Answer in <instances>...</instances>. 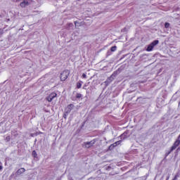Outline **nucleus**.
Returning <instances> with one entry per match:
<instances>
[{
  "label": "nucleus",
  "mask_w": 180,
  "mask_h": 180,
  "mask_svg": "<svg viewBox=\"0 0 180 180\" xmlns=\"http://www.w3.org/2000/svg\"><path fill=\"white\" fill-rule=\"evenodd\" d=\"M158 43H160V41L158 40L153 41L150 44L148 45L146 51H153V49H154V47H155V46H157V44H158Z\"/></svg>",
  "instance_id": "f257e3e1"
},
{
  "label": "nucleus",
  "mask_w": 180,
  "mask_h": 180,
  "mask_svg": "<svg viewBox=\"0 0 180 180\" xmlns=\"http://www.w3.org/2000/svg\"><path fill=\"white\" fill-rule=\"evenodd\" d=\"M70 75V70H65L60 74V80L65 81L68 76Z\"/></svg>",
  "instance_id": "f03ea898"
},
{
  "label": "nucleus",
  "mask_w": 180,
  "mask_h": 180,
  "mask_svg": "<svg viewBox=\"0 0 180 180\" xmlns=\"http://www.w3.org/2000/svg\"><path fill=\"white\" fill-rule=\"evenodd\" d=\"M179 137H180V136H179L178 139L176 140V141L174 143L173 146L171 147V151H174V150H176V147H178V146H179V144H180Z\"/></svg>",
  "instance_id": "7ed1b4c3"
},
{
  "label": "nucleus",
  "mask_w": 180,
  "mask_h": 180,
  "mask_svg": "<svg viewBox=\"0 0 180 180\" xmlns=\"http://www.w3.org/2000/svg\"><path fill=\"white\" fill-rule=\"evenodd\" d=\"M56 96H57V94L53 92L51 94H49L48 97H46V101H48V102H51V101H53L54 98H56Z\"/></svg>",
  "instance_id": "20e7f679"
},
{
  "label": "nucleus",
  "mask_w": 180,
  "mask_h": 180,
  "mask_svg": "<svg viewBox=\"0 0 180 180\" xmlns=\"http://www.w3.org/2000/svg\"><path fill=\"white\" fill-rule=\"evenodd\" d=\"M95 144V140L91 141L89 142H84V146L85 148H90V147H92Z\"/></svg>",
  "instance_id": "39448f33"
},
{
  "label": "nucleus",
  "mask_w": 180,
  "mask_h": 180,
  "mask_svg": "<svg viewBox=\"0 0 180 180\" xmlns=\"http://www.w3.org/2000/svg\"><path fill=\"white\" fill-rule=\"evenodd\" d=\"M20 6H21V8H26V6H29V1L24 0L20 4Z\"/></svg>",
  "instance_id": "423d86ee"
},
{
  "label": "nucleus",
  "mask_w": 180,
  "mask_h": 180,
  "mask_svg": "<svg viewBox=\"0 0 180 180\" xmlns=\"http://www.w3.org/2000/svg\"><path fill=\"white\" fill-rule=\"evenodd\" d=\"M25 171L26 169L22 167L17 171L16 174L17 175H22V174H23Z\"/></svg>",
  "instance_id": "0eeeda50"
},
{
  "label": "nucleus",
  "mask_w": 180,
  "mask_h": 180,
  "mask_svg": "<svg viewBox=\"0 0 180 180\" xmlns=\"http://www.w3.org/2000/svg\"><path fill=\"white\" fill-rule=\"evenodd\" d=\"M122 143V140H120V141H116L115 143H114L113 144H112L110 146V148L111 147H117V146H119V144H120Z\"/></svg>",
  "instance_id": "6e6552de"
},
{
  "label": "nucleus",
  "mask_w": 180,
  "mask_h": 180,
  "mask_svg": "<svg viewBox=\"0 0 180 180\" xmlns=\"http://www.w3.org/2000/svg\"><path fill=\"white\" fill-rule=\"evenodd\" d=\"M72 108H74V105L70 104V105L68 106V110H67L66 112H67V113H70V112H71V110H72Z\"/></svg>",
  "instance_id": "1a4fd4ad"
},
{
  "label": "nucleus",
  "mask_w": 180,
  "mask_h": 180,
  "mask_svg": "<svg viewBox=\"0 0 180 180\" xmlns=\"http://www.w3.org/2000/svg\"><path fill=\"white\" fill-rule=\"evenodd\" d=\"M82 86V82H79L77 83V88H78V89H79V88H81Z\"/></svg>",
  "instance_id": "9d476101"
},
{
  "label": "nucleus",
  "mask_w": 180,
  "mask_h": 180,
  "mask_svg": "<svg viewBox=\"0 0 180 180\" xmlns=\"http://www.w3.org/2000/svg\"><path fill=\"white\" fill-rule=\"evenodd\" d=\"M113 75H112L111 77H110L108 79V82H112V81H113Z\"/></svg>",
  "instance_id": "9b49d317"
},
{
  "label": "nucleus",
  "mask_w": 180,
  "mask_h": 180,
  "mask_svg": "<svg viewBox=\"0 0 180 180\" xmlns=\"http://www.w3.org/2000/svg\"><path fill=\"white\" fill-rule=\"evenodd\" d=\"M32 155L34 158H36V157H37V153H36V150L32 151Z\"/></svg>",
  "instance_id": "f8f14e48"
},
{
  "label": "nucleus",
  "mask_w": 180,
  "mask_h": 180,
  "mask_svg": "<svg viewBox=\"0 0 180 180\" xmlns=\"http://www.w3.org/2000/svg\"><path fill=\"white\" fill-rule=\"evenodd\" d=\"M117 49V47H116V46H112L110 50H111V51H116Z\"/></svg>",
  "instance_id": "ddd939ff"
},
{
  "label": "nucleus",
  "mask_w": 180,
  "mask_h": 180,
  "mask_svg": "<svg viewBox=\"0 0 180 180\" xmlns=\"http://www.w3.org/2000/svg\"><path fill=\"white\" fill-rule=\"evenodd\" d=\"M82 94H77L76 98H82Z\"/></svg>",
  "instance_id": "4468645a"
},
{
  "label": "nucleus",
  "mask_w": 180,
  "mask_h": 180,
  "mask_svg": "<svg viewBox=\"0 0 180 180\" xmlns=\"http://www.w3.org/2000/svg\"><path fill=\"white\" fill-rule=\"evenodd\" d=\"M165 27L166 29H168V27H169V22H166L165 24Z\"/></svg>",
  "instance_id": "2eb2a0df"
},
{
  "label": "nucleus",
  "mask_w": 180,
  "mask_h": 180,
  "mask_svg": "<svg viewBox=\"0 0 180 180\" xmlns=\"http://www.w3.org/2000/svg\"><path fill=\"white\" fill-rule=\"evenodd\" d=\"M6 140L7 141H11V136H6Z\"/></svg>",
  "instance_id": "dca6fc26"
},
{
  "label": "nucleus",
  "mask_w": 180,
  "mask_h": 180,
  "mask_svg": "<svg viewBox=\"0 0 180 180\" xmlns=\"http://www.w3.org/2000/svg\"><path fill=\"white\" fill-rule=\"evenodd\" d=\"M179 176H178V174H176L175 175V176L174 177V179H172V180H176V179H178V177H179Z\"/></svg>",
  "instance_id": "f3484780"
},
{
  "label": "nucleus",
  "mask_w": 180,
  "mask_h": 180,
  "mask_svg": "<svg viewBox=\"0 0 180 180\" xmlns=\"http://www.w3.org/2000/svg\"><path fill=\"white\" fill-rule=\"evenodd\" d=\"M68 26H69V27H74V24H72V23H70L69 25H68Z\"/></svg>",
  "instance_id": "a211bd4d"
},
{
  "label": "nucleus",
  "mask_w": 180,
  "mask_h": 180,
  "mask_svg": "<svg viewBox=\"0 0 180 180\" xmlns=\"http://www.w3.org/2000/svg\"><path fill=\"white\" fill-rule=\"evenodd\" d=\"M4 34V31L2 30H0V37Z\"/></svg>",
  "instance_id": "6ab92c4d"
},
{
  "label": "nucleus",
  "mask_w": 180,
  "mask_h": 180,
  "mask_svg": "<svg viewBox=\"0 0 180 180\" xmlns=\"http://www.w3.org/2000/svg\"><path fill=\"white\" fill-rule=\"evenodd\" d=\"M82 78L86 79V74L83 73V74H82Z\"/></svg>",
  "instance_id": "aec40b11"
},
{
  "label": "nucleus",
  "mask_w": 180,
  "mask_h": 180,
  "mask_svg": "<svg viewBox=\"0 0 180 180\" xmlns=\"http://www.w3.org/2000/svg\"><path fill=\"white\" fill-rule=\"evenodd\" d=\"M170 153H172V150H171V149H170V151H169L167 153H166V157H168V155H169Z\"/></svg>",
  "instance_id": "412c9836"
},
{
  "label": "nucleus",
  "mask_w": 180,
  "mask_h": 180,
  "mask_svg": "<svg viewBox=\"0 0 180 180\" xmlns=\"http://www.w3.org/2000/svg\"><path fill=\"white\" fill-rule=\"evenodd\" d=\"M124 136H125L124 134H122V135L120 136L121 139H124Z\"/></svg>",
  "instance_id": "4be33fe9"
},
{
  "label": "nucleus",
  "mask_w": 180,
  "mask_h": 180,
  "mask_svg": "<svg viewBox=\"0 0 180 180\" xmlns=\"http://www.w3.org/2000/svg\"><path fill=\"white\" fill-rule=\"evenodd\" d=\"M2 169H4V167H2L1 165H0V171H2Z\"/></svg>",
  "instance_id": "5701e85b"
},
{
  "label": "nucleus",
  "mask_w": 180,
  "mask_h": 180,
  "mask_svg": "<svg viewBox=\"0 0 180 180\" xmlns=\"http://www.w3.org/2000/svg\"><path fill=\"white\" fill-rule=\"evenodd\" d=\"M63 117H65V119H67V115H64Z\"/></svg>",
  "instance_id": "b1692460"
},
{
  "label": "nucleus",
  "mask_w": 180,
  "mask_h": 180,
  "mask_svg": "<svg viewBox=\"0 0 180 180\" xmlns=\"http://www.w3.org/2000/svg\"><path fill=\"white\" fill-rule=\"evenodd\" d=\"M169 175L167 176L166 180H169Z\"/></svg>",
  "instance_id": "393cba45"
},
{
  "label": "nucleus",
  "mask_w": 180,
  "mask_h": 180,
  "mask_svg": "<svg viewBox=\"0 0 180 180\" xmlns=\"http://www.w3.org/2000/svg\"><path fill=\"white\" fill-rule=\"evenodd\" d=\"M17 1H19V0H16Z\"/></svg>",
  "instance_id": "a878e982"
}]
</instances>
